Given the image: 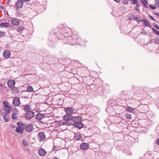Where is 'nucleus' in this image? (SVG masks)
Returning <instances> with one entry per match:
<instances>
[{
  "mask_svg": "<svg viewBox=\"0 0 159 159\" xmlns=\"http://www.w3.org/2000/svg\"><path fill=\"white\" fill-rule=\"evenodd\" d=\"M72 116L70 114H67L64 116V119L65 120L62 122L63 125H70V124L69 121L70 119L72 120Z\"/></svg>",
  "mask_w": 159,
  "mask_h": 159,
  "instance_id": "nucleus-1",
  "label": "nucleus"
},
{
  "mask_svg": "<svg viewBox=\"0 0 159 159\" xmlns=\"http://www.w3.org/2000/svg\"><path fill=\"white\" fill-rule=\"evenodd\" d=\"M24 129L27 132L30 133L33 130V126L31 124H26Z\"/></svg>",
  "mask_w": 159,
  "mask_h": 159,
  "instance_id": "nucleus-2",
  "label": "nucleus"
},
{
  "mask_svg": "<svg viewBox=\"0 0 159 159\" xmlns=\"http://www.w3.org/2000/svg\"><path fill=\"white\" fill-rule=\"evenodd\" d=\"M34 116V112L31 111H27L25 115V117L29 120L32 118Z\"/></svg>",
  "mask_w": 159,
  "mask_h": 159,
  "instance_id": "nucleus-3",
  "label": "nucleus"
},
{
  "mask_svg": "<svg viewBox=\"0 0 159 159\" xmlns=\"http://www.w3.org/2000/svg\"><path fill=\"white\" fill-rule=\"evenodd\" d=\"M64 111L68 114H73L75 113V110L72 107H66L64 108Z\"/></svg>",
  "mask_w": 159,
  "mask_h": 159,
  "instance_id": "nucleus-4",
  "label": "nucleus"
},
{
  "mask_svg": "<svg viewBox=\"0 0 159 159\" xmlns=\"http://www.w3.org/2000/svg\"><path fill=\"white\" fill-rule=\"evenodd\" d=\"M12 103L13 105L15 106H19L20 104L19 98L17 97L14 98Z\"/></svg>",
  "mask_w": 159,
  "mask_h": 159,
  "instance_id": "nucleus-5",
  "label": "nucleus"
},
{
  "mask_svg": "<svg viewBox=\"0 0 159 159\" xmlns=\"http://www.w3.org/2000/svg\"><path fill=\"white\" fill-rule=\"evenodd\" d=\"M89 145L88 143H82L80 146V148L83 150H85L89 148Z\"/></svg>",
  "mask_w": 159,
  "mask_h": 159,
  "instance_id": "nucleus-6",
  "label": "nucleus"
},
{
  "mask_svg": "<svg viewBox=\"0 0 159 159\" xmlns=\"http://www.w3.org/2000/svg\"><path fill=\"white\" fill-rule=\"evenodd\" d=\"M45 117V114H42L40 113H38L35 116V118L39 120H41L42 119Z\"/></svg>",
  "mask_w": 159,
  "mask_h": 159,
  "instance_id": "nucleus-7",
  "label": "nucleus"
},
{
  "mask_svg": "<svg viewBox=\"0 0 159 159\" xmlns=\"http://www.w3.org/2000/svg\"><path fill=\"white\" fill-rule=\"evenodd\" d=\"M16 82L13 80H9L7 82V84L10 88H13L15 87Z\"/></svg>",
  "mask_w": 159,
  "mask_h": 159,
  "instance_id": "nucleus-8",
  "label": "nucleus"
},
{
  "mask_svg": "<svg viewBox=\"0 0 159 159\" xmlns=\"http://www.w3.org/2000/svg\"><path fill=\"white\" fill-rule=\"evenodd\" d=\"M38 137L40 141H43L45 139V136L43 132H40L38 134Z\"/></svg>",
  "mask_w": 159,
  "mask_h": 159,
  "instance_id": "nucleus-9",
  "label": "nucleus"
},
{
  "mask_svg": "<svg viewBox=\"0 0 159 159\" xmlns=\"http://www.w3.org/2000/svg\"><path fill=\"white\" fill-rule=\"evenodd\" d=\"M23 1L22 0H18L15 5L18 8L22 7L23 5Z\"/></svg>",
  "mask_w": 159,
  "mask_h": 159,
  "instance_id": "nucleus-10",
  "label": "nucleus"
},
{
  "mask_svg": "<svg viewBox=\"0 0 159 159\" xmlns=\"http://www.w3.org/2000/svg\"><path fill=\"white\" fill-rule=\"evenodd\" d=\"M3 54V56L5 58H8L10 56L11 53L9 50H6L4 51Z\"/></svg>",
  "mask_w": 159,
  "mask_h": 159,
  "instance_id": "nucleus-11",
  "label": "nucleus"
},
{
  "mask_svg": "<svg viewBox=\"0 0 159 159\" xmlns=\"http://www.w3.org/2000/svg\"><path fill=\"white\" fill-rule=\"evenodd\" d=\"M38 152L39 155L41 156H44L46 154V151L42 148L39 149Z\"/></svg>",
  "mask_w": 159,
  "mask_h": 159,
  "instance_id": "nucleus-12",
  "label": "nucleus"
},
{
  "mask_svg": "<svg viewBox=\"0 0 159 159\" xmlns=\"http://www.w3.org/2000/svg\"><path fill=\"white\" fill-rule=\"evenodd\" d=\"M11 20L12 24L15 25H18L20 23V20L17 19H12Z\"/></svg>",
  "mask_w": 159,
  "mask_h": 159,
  "instance_id": "nucleus-13",
  "label": "nucleus"
},
{
  "mask_svg": "<svg viewBox=\"0 0 159 159\" xmlns=\"http://www.w3.org/2000/svg\"><path fill=\"white\" fill-rule=\"evenodd\" d=\"M72 120L74 123H79L82 121V119L80 116L74 117Z\"/></svg>",
  "mask_w": 159,
  "mask_h": 159,
  "instance_id": "nucleus-14",
  "label": "nucleus"
},
{
  "mask_svg": "<svg viewBox=\"0 0 159 159\" xmlns=\"http://www.w3.org/2000/svg\"><path fill=\"white\" fill-rule=\"evenodd\" d=\"M73 125L75 127L80 129L83 126V124L81 123V122L79 123H74Z\"/></svg>",
  "mask_w": 159,
  "mask_h": 159,
  "instance_id": "nucleus-15",
  "label": "nucleus"
},
{
  "mask_svg": "<svg viewBox=\"0 0 159 159\" xmlns=\"http://www.w3.org/2000/svg\"><path fill=\"white\" fill-rule=\"evenodd\" d=\"M74 139L77 140H80L82 139V136L81 134L76 133L74 137Z\"/></svg>",
  "mask_w": 159,
  "mask_h": 159,
  "instance_id": "nucleus-16",
  "label": "nucleus"
},
{
  "mask_svg": "<svg viewBox=\"0 0 159 159\" xmlns=\"http://www.w3.org/2000/svg\"><path fill=\"white\" fill-rule=\"evenodd\" d=\"M24 106L23 109L25 111H31V107L30 106L26 105Z\"/></svg>",
  "mask_w": 159,
  "mask_h": 159,
  "instance_id": "nucleus-17",
  "label": "nucleus"
},
{
  "mask_svg": "<svg viewBox=\"0 0 159 159\" xmlns=\"http://www.w3.org/2000/svg\"><path fill=\"white\" fill-rule=\"evenodd\" d=\"M24 128L22 127H19L16 129V131L17 132L20 134H22L23 132Z\"/></svg>",
  "mask_w": 159,
  "mask_h": 159,
  "instance_id": "nucleus-18",
  "label": "nucleus"
},
{
  "mask_svg": "<svg viewBox=\"0 0 159 159\" xmlns=\"http://www.w3.org/2000/svg\"><path fill=\"white\" fill-rule=\"evenodd\" d=\"M3 109L4 111L5 112L6 115H7L9 113L11 109V107H4Z\"/></svg>",
  "mask_w": 159,
  "mask_h": 159,
  "instance_id": "nucleus-19",
  "label": "nucleus"
},
{
  "mask_svg": "<svg viewBox=\"0 0 159 159\" xmlns=\"http://www.w3.org/2000/svg\"><path fill=\"white\" fill-rule=\"evenodd\" d=\"M9 24L8 23H3L0 24V26L2 28L8 27L9 26Z\"/></svg>",
  "mask_w": 159,
  "mask_h": 159,
  "instance_id": "nucleus-20",
  "label": "nucleus"
},
{
  "mask_svg": "<svg viewBox=\"0 0 159 159\" xmlns=\"http://www.w3.org/2000/svg\"><path fill=\"white\" fill-rule=\"evenodd\" d=\"M141 21H142L141 22L142 23H144V24L146 26H151L147 20H141Z\"/></svg>",
  "mask_w": 159,
  "mask_h": 159,
  "instance_id": "nucleus-21",
  "label": "nucleus"
},
{
  "mask_svg": "<svg viewBox=\"0 0 159 159\" xmlns=\"http://www.w3.org/2000/svg\"><path fill=\"white\" fill-rule=\"evenodd\" d=\"M133 18L134 20L137 21L138 23L142 21L140 20V18L138 16L136 15V16H134Z\"/></svg>",
  "mask_w": 159,
  "mask_h": 159,
  "instance_id": "nucleus-22",
  "label": "nucleus"
},
{
  "mask_svg": "<svg viewBox=\"0 0 159 159\" xmlns=\"http://www.w3.org/2000/svg\"><path fill=\"white\" fill-rule=\"evenodd\" d=\"M2 115H3V117L5 122H7L9 120V117L7 116L6 114L5 115H3V113H2Z\"/></svg>",
  "mask_w": 159,
  "mask_h": 159,
  "instance_id": "nucleus-23",
  "label": "nucleus"
},
{
  "mask_svg": "<svg viewBox=\"0 0 159 159\" xmlns=\"http://www.w3.org/2000/svg\"><path fill=\"white\" fill-rule=\"evenodd\" d=\"M126 111L130 112H133L134 111L133 108L129 107H128L126 108Z\"/></svg>",
  "mask_w": 159,
  "mask_h": 159,
  "instance_id": "nucleus-24",
  "label": "nucleus"
},
{
  "mask_svg": "<svg viewBox=\"0 0 159 159\" xmlns=\"http://www.w3.org/2000/svg\"><path fill=\"white\" fill-rule=\"evenodd\" d=\"M24 28L22 26H19L17 28V31L20 33L22 32V31L24 30Z\"/></svg>",
  "mask_w": 159,
  "mask_h": 159,
  "instance_id": "nucleus-25",
  "label": "nucleus"
},
{
  "mask_svg": "<svg viewBox=\"0 0 159 159\" xmlns=\"http://www.w3.org/2000/svg\"><path fill=\"white\" fill-rule=\"evenodd\" d=\"M26 89L28 92H32L33 91V89L31 86H28L26 88Z\"/></svg>",
  "mask_w": 159,
  "mask_h": 159,
  "instance_id": "nucleus-26",
  "label": "nucleus"
},
{
  "mask_svg": "<svg viewBox=\"0 0 159 159\" xmlns=\"http://www.w3.org/2000/svg\"><path fill=\"white\" fill-rule=\"evenodd\" d=\"M25 123H23L22 122L19 121L17 122V125L19 127H21V126L22 125L24 126V128L25 126V125H26Z\"/></svg>",
  "mask_w": 159,
  "mask_h": 159,
  "instance_id": "nucleus-27",
  "label": "nucleus"
},
{
  "mask_svg": "<svg viewBox=\"0 0 159 159\" xmlns=\"http://www.w3.org/2000/svg\"><path fill=\"white\" fill-rule=\"evenodd\" d=\"M126 118L127 119H131L132 118L131 115L129 113H127L126 115Z\"/></svg>",
  "mask_w": 159,
  "mask_h": 159,
  "instance_id": "nucleus-28",
  "label": "nucleus"
},
{
  "mask_svg": "<svg viewBox=\"0 0 159 159\" xmlns=\"http://www.w3.org/2000/svg\"><path fill=\"white\" fill-rule=\"evenodd\" d=\"M12 118L13 119H16L17 118V115L15 113H13L12 114L11 116Z\"/></svg>",
  "mask_w": 159,
  "mask_h": 159,
  "instance_id": "nucleus-29",
  "label": "nucleus"
},
{
  "mask_svg": "<svg viewBox=\"0 0 159 159\" xmlns=\"http://www.w3.org/2000/svg\"><path fill=\"white\" fill-rule=\"evenodd\" d=\"M129 1L131 2V4H135L138 3L137 0H129Z\"/></svg>",
  "mask_w": 159,
  "mask_h": 159,
  "instance_id": "nucleus-30",
  "label": "nucleus"
},
{
  "mask_svg": "<svg viewBox=\"0 0 159 159\" xmlns=\"http://www.w3.org/2000/svg\"><path fill=\"white\" fill-rule=\"evenodd\" d=\"M152 30L156 34H157L159 35V31L156 30V29H155L154 28H152Z\"/></svg>",
  "mask_w": 159,
  "mask_h": 159,
  "instance_id": "nucleus-31",
  "label": "nucleus"
},
{
  "mask_svg": "<svg viewBox=\"0 0 159 159\" xmlns=\"http://www.w3.org/2000/svg\"><path fill=\"white\" fill-rule=\"evenodd\" d=\"M3 105L4 106V107H9V106L7 105V101H4L3 102Z\"/></svg>",
  "mask_w": 159,
  "mask_h": 159,
  "instance_id": "nucleus-32",
  "label": "nucleus"
},
{
  "mask_svg": "<svg viewBox=\"0 0 159 159\" xmlns=\"http://www.w3.org/2000/svg\"><path fill=\"white\" fill-rule=\"evenodd\" d=\"M23 144L26 146H27L28 145V144L27 143V141L25 140H24L23 141Z\"/></svg>",
  "mask_w": 159,
  "mask_h": 159,
  "instance_id": "nucleus-33",
  "label": "nucleus"
},
{
  "mask_svg": "<svg viewBox=\"0 0 159 159\" xmlns=\"http://www.w3.org/2000/svg\"><path fill=\"white\" fill-rule=\"evenodd\" d=\"M129 0H123V2L125 4H127Z\"/></svg>",
  "mask_w": 159,
  "mask_h": 159,
  "instance_id": "nucleus-34",
  "label": "nucleus"
},
{
  "mask_svg": "<svg viewBox=\"0 0 159 159\" xmlns=\"http://www.w3.org/2000/svg\"><path fill=\"white\" fill-rule=\"evenodd\" d=\"M154 42L156 44L159 43V39H156L154 40Z\"/></svg>",
  "mask_w": 159,
  "mask_h": 159,
  "instance_id": "nucleus-35",
  "label": "nucleus"
},
{
  "mask_svg": "<svg viewBox=\"0 0 159 159\" xmlns=\"http://www.w3.org/2000/svg\"><path fill=\"white\" fill-rule=\"evenodd\" d=\"M149 7L151 8L152 9H155L156 8V7L152 4H150Z\"/></svg>",
  "mask_w": 159,
  "mask_h": 159,
  "instance_id": "nucleus-36",
  "label": "nucleus"
},
{
  "mask_svg": "<svg viewBox=\"0 0 159 159\" xmlns=\"http://www.w3.org/2000/svg\"><path fill=\"white\" fill-rule=\"evenodd\" d=\"M141 2H142V4H143L144 6V7H145L146 8H148V6L144 3L143 0H141Z\"/></svg>",
  "mask_w": 159,
  "mask_h": 159,
  "instance_id": "nucleus-37",
  "label": "nucleus"
},
{
  "mask_svg": "<svg viewBox=\"0 0 159 159\" xmlns=\"http://www.w3.org/2000/svg\"><path fill=\"white\" fill-rule=\"evenodd\" d=\"M139 4L137 3L136 4V7H135L136 10H137V11H139Z\"/></svg>",
  "mask_w": 159,
  "mask_h": 159,
  "instance_id": "nucleus-38",
  "label": "nucleus"
},
{
  "mask_svg": "<svg viewBox=\"0 0 159 159\" xmlns=\"http://www.w3.org/2000/svg\"><path fill=\"white\" fill-rule=\"evenodd\" d=\"M155 4L158 7H159V1L156 0L155 2Z\"/></svg>",
  "mask_w": 159,
  "mask_h": 159,
  "instance_id": "nucleus-39",
  "label": "nucleus"
},
{
  "mask_svg": "<svg viewBox=\"0 0 159 159\" xmlns=\"http://www.w3.org/2000/svg\"><path fill=\"white\" fill-rule=\"evenodd\" d=\"M5 35V34L4 32L0 31V37H3Z\"/></svg>",
  "mask_w": 159,
  "mask_h": 159,
  "instance_id": "nucleus-40",
  "label": "nucleus"
},
{
  "mask_svg": "<svg viewBox=\"0 0 159 159\" xmlns=\"http://www.w3.org/2000/svg\"><path fill=\"white\" fill-rule=\"evenodd\" d=\"M154 26L155 28H156V29L159 30V26L158 25L155 24L154 25Z\"/></svg>",
  "mask_w": 159,
  "mask_h": 159,
  "instance_id": "nucleus-41",
  "label": "nucleus"
},
{
  "mask_svg": "<svg viewBox=\"0 0 159 159\" xmlns=\"http://www.w3.org/2000/svg\"><path fill=\"white\" fill-rule=\"evenodd\" d=\"M149 17H150V19H151V20H153L154 21L156 20L152 16L150 15Z\"/></svg>",
  "mask_w": 159,
  "mask_h": 159,
  "instance_id": "nucleus-42",
  "label": "nucleus"
},
{
  "mask_svg": "<svg viewBox=\"0 0 159 159\" xmlns=\"http://www.w3.org/2000/svg\"><path fill=\"white\" fill-rule=\"evenodd\" d=\"M156 143L157 145H159V139L157 140Z\"/></svg>",
  "mask_w": 159,
  "mask_h": 159,
  "instance_id": "nucleus-43",
  "label": "nucleus"
},
{
  "mask_svg": "<svg viewBox=\"0 0 159 159\" xmlns=\"http://www.w3.org/2000/svg\"><path fill=\"white\" fill-rule=\"evenodd\" d=\"M143 1L144 3H146V4H148V2L147 0H143Z\"/></svg>",
  "mask_w": 159,
  "mask_h": 159,
  "instance_id": "nucleus-44",
  "label": "nucleus"
},
{
  "mask_svg": "<svg viewBox=\"0 0 159 159\" xmlns=\"http://www.w3.org/2000/svg\"><path fill=\"white\" fill-rule=\"evenodd\" d=\"M114 0L117 2H119L120 1V0Z\"/></svg>",
  "mask_w": 159,
  "mask_h": 159,
  "instance_id": "nucleus-45",
  "label": "nucleus"
},
{
  "mask_svg": "<svg viewBox=\"0 0 159 159\" xmlns=\"http://www.w3.org/2000/svg\"><path fill=\"white\" fill-rule=\"evenodd\" d=\"M30 0H23V1L25 2H29L30 1Z\"/></svg>",
  "mask_w": 159,
  "mask_h": 159,
  "instance_id": "nucleus-46",
  "label": "nucleus"
},
{
  "mask_svg": "<svg viewBox=\"0 0 159 159\" xmlns=\"http://www.w3.org/2000/svg\"><path fill=\"white\" fill-rule=\"evenodd\" d=\"M10 0H7V3H9Z\"/></svg>",
  "mask_w": 159,
  "mask_h": 159,
  "instance_id": "nucleus-47",
  "label": "nucleus"
},
{
  "mask_svg": "<svg viewBox=\"0 0 159 159\" xmlns=\"http://www.w3.org/2000/svg\"><path fill=\"white\" fill-rule=\"evenodd\" d=\"M0 113H2V109L0 107Z\"/></svg>",
  "mask_w": 159,
  "mask_h": 159,
  "instance_id": "nucleus-48",
  "label": "nucleus"
},
{
  "mask_svg": "<svg viewBox=\"0 0 159 159\" xmlns=\"http://www.w3.org/2000/svg\"><path fill=\"white\" fill-rule=\"evenodd\" d=\"M155 14L157 16H159V14H158V13H155Z\"/></svg>",
  "mask_w": 159,
  "mask_h": 159,
  "instance_id": "nucleus-49",
  "label": "nucleus"
},
{
  "mask_svg": "<svg viewBox=\"0 0 159 159\" xmlns=\"http://www.w3.org/2000/svg\"><path fill=\"white\" fill-rule=\"evenodd\" d=\"M72 39V37H69V39H68L70 40L71 39Z\"/></svg>",
  "mask_w": 159,
  "mask_h": 159,
  "instance_id": "nucleus-50",
  "label": "nucleus"
},
{
  "mask_svg": "<svg viewBox=\"0 0 159 159\" xmlns=\"http://www.w3.org/2000/svg\"><path fill=\"white\" fill-rule=\"evenodd\" d=\"M0 8L1 9H3V7H2V6H1V7H0Z\"/></svg>",
  "mask_w": 159,
  "mask_h": 159,
  "instance_id": "nucleus-51",
  "label": "nucleus"
},
{
  "mask_svg": "<svg viewBox=\"0 0 159 159\" xmlns=\"http://www.w3.org/2000/svg\"><path fill=\"white\" fill-rule=\"evenodd\" d=\"M53 159H59L58 158H57L56 157H55L53 158Z\"/></svg>",
  "mask_w": 159,
  "mask_h": 159,
  "instance_id": "nucleus-52",
  "label": "nucleus"
},
{
  "mask_svg": "<svg viewBox=\"0 0 159 159\" xmlns=\"http://www.w3.org/2000/svg\"><path fill=\"white\" fill-rule=\"evenodd\" d=\"M0 85L1 86H3V85L1 84H0Z\"/></svg>",
  "mask_w": 159,
  "mask_h": 159,
  "instance_id": "nucleus-53",
  "label": "nucleus"
}]
</instances>
